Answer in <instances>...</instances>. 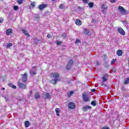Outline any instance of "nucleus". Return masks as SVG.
Returning a JSON list of instances; mask_svg holds the SVG:
<instances>
[{"label":"nucleus","instance_id":"obj_15","mask_svg":"<svg viewBox=\"0 0 129 129\" xmlns=\"http://www.w3.org/2000/svg\"><path fill=\"white\" fill-rule=\"evenodd\" d=\"M122 53H123L122 50H121L120 49H118L116 51V54H117V55H118V56H122Z\"/></svg>","mask_w":129,"mask_h":129},{"label":"nucleus","instance_id":"obj_20","mask_svg":"<svg viewBox=\"0 0 129 129\" xmlns=\"http://www.w3.org/2000/svg\"><path fill=\"white\" fill-rule=\"evenodd\" d=\"M103 82H106L107 81V76L106 75H104V77L102 78Z\"/></svg>","mask_w":129,"mask_h":129},{"label":"nucleus","instance_id":"obj_40","mask_svg":"<svg viewBox=\"0 0 129 129\" xmlns=\"http://www.w3.org/2000/svg\"><path fill=\"white\" fill-rule=\"evenodd\" d=\"M102 57H103L104 60H106V57H107V55H106V54H103V55L102 56Z\"/></svg>","mask_w":129,"mask_h":129},{"label":"nucleus","instance_id":"obj_7","mask_svg":"<svg viewBox=\"0 0 129 129\" xmlns=\"http://www.w3.org/2000/svg\"><path fill=\"white\" fill-rule=\"evenodd\" d=\"M48 7V5L42 4L38 6V9L40 11H42V10H44V9H46Z\"/></svg>","mask_w":129,"mask_h":129},{"label":"nucleus","instance_id":"obj_23","mask_svg":"<svg viewBox=\"0 0 129 129\" xmlns=\"http://www.w3.org/2000/svg\"><path fill=\"white\" fill-rule=\"evenodd\" d=\"M88 6L89 7V8H93V6H94V3H93V2H90L89 3H88Z\"/></svg>","mask_w":129,"mask_h":129},{"label":"nucleus","instance_id":"obj_48","mask_svg":"<svg viewBox=\"0 0 129 129\" xmlns=\"http://www.w3.org/2000/svg\"><path fill=\"white\" fill-rule=\"evenodd\" d=\"M5 89H6L5 88H2V90H5Z\"/></svg>","mask_w":129,"mask_h":129},{"label":"nucleus","instance_id":"obj_24","mask_svg":"<svg viewBox=\"0 0 129 129\" xmlns=\"http://www.w3.org/2000/svg\"><path fill=\"white\" fill-rule=\"evenodd\" d=\"M12 46H13V43H8V44H7V47H6V48H7V49H8V48H10V47H11Z\"/></svg>","mask_w":129,"mask_h":129},{"label":"nucleus","instance_id":"obj_4","mask_svg":"<svg viewBox=\"0 0 129 129\" xmlns=\"http://www.w3.org/2000/svg\"><path fill=\"white\" fill-rule=\"evenodd\" d=\"M22 82H24V83H26L28 80V76L27 75V73L22 74Z\"/></svg>","mask_w":129,"mask_h":129},{"label":"nucleus","instance_id":"obj_49","mask_svg":"<svg viewBox=\"0 0 129 129\" xmlns=\"http://www.w3.org/2000/svg\"><path fill=\"white\" fill-rule=\"evenodd\" d=\"M52 2H55L56 0H51Z\"/></svg>","mask_w":129,"mask_h":129},{"label":"nucleus","instance_id":"obj_13","mask_svg":"<svg viewBox=\"0 0 129 129\" xmlns=\"http://www.w3.org/2000/svg\"><path fill=\"white\" fill-rule=\"evenodd\" d=\"M75 24L77 26H81L82 25V22L79 19H77L76 20Z\"/></svg>","mask_w":129,"mask_h":129},{"label":"nucleus","instance_id":"obj_31","mask_svg":"<svg viewBox=\"0 0 129 129\" xmlns=\"http://www.w3.org/2000/svg\"><path fill=\"white\" fill-rule=\"evenodd\" d=\"M64 4H61L59 7V9H64Z\"/></svg>","mask_w":129,"mask_h":129},{"label":"nucleus","instance_id":"obj_34","mask_svg":"<svg viewBox=\"0 0 129 129\" xmlns=\"http://www.w3.org/2000/svg\"><path fill=\"white\" fill-rule=\"evenodd\" d=\"M78 43H81V41H80V40H79V39H77L76 40L75 43L76 44H78Z\"/></svg>","mask_w":129,"mask_h":129},{"label":"nucleus","instance_id":"obj_8","mask_svg":"<svg viewBox=\"0 0 129 129\" xmlns=\"http://www.w3.org/2000/svg\"><path fill=\"white\" fill-rule=\"evenodd\" d=\"M101 9L102 10L103 14H105L106 12V10H107L108 7L105 4H102L101 6Z\"/></svg>","mask_w":129,"mask_h":129},{"label":"nucleus","instance_id":"obj_19","mask_svg":"<svg viewBox=\"0 0 129 129\" xmlns=\"http://www.w3.org/2000/svg\"><path fill=\"white\" fill-rule=\"evenodd\" d=\"M24 124L25 127H29L30 126V122L29 121H25Z\"/></svg>","mask_w":129,"mask_h":129},{"label":"nucleus","instance_id":"obj_39","mask_svg":"<svg viewBox=\"0 0 129 129\" xmlns=\"http://www.w3.org/2000/svg\"><path fill=\"white\" fill-rule=\"evenodd\" d=\"M13 83H9V84H8V86H9V87H11V88H12V87H13Z\"/></svg>","mask_w":129,"mask_h":129},{"label":"nucleus","instance_id":"obj_30","mask_svg":"<svg viewBox=\"0 0 129 129\" xmlns=\"http://www.w3.org/2000/svg\"><path fill=\"white\" fill-rule=\"evenodd\" d=\"M56 45H57V46H60V45H61V44H62V41H59L57 40L56 41Z\"/></svg>","mask_w":129,"mask_h":129},{"label":"nucleus","instance_id":"obj_21","mask_svg":"<svg viewBox=\"0 0 129 129\" xmlns=\"http://www.w3.org/2000/svg\"><path fill=\"white\" fill-rule=\"evenodd\" d=\"M22 31L23 33L25 34V36H28V37H30V35H29V33H27V30H26V29H23Z\"/></svg>","mask_w":129,"mask_h":129},{"label":"nucleus","instance_id":"obj_6","mask_svg":"<svg viewBox=\"0 0 129 129\" xmlns=\"http://www.w3.org/2000/svg\"><path fill=\"white\" fill-rule=\"evenodd\" d=\"M60 75L58 73H52L50 74V77L55 78V79H57V78H59V77Z\"/></svg>","mask_w":129,"mask_h":129},{"label":"nucleus","instance_id":"obj_25","mask_svg":"<svg viewBox=\"0 0 129 129\" xmlns=\"http://www.w3.org/2000/svg\"><path fill=\"white\" fill-rule=\"evenodd\" d=\"M85 35H88L89 34V30L85 29L84 32Z\"/></svg>","mask_w":129,"mask_h":129},{"label":"nucleus","instance_id":"obj_18","mask_svg":"<svg viewBox=\"0 0 129 129\" xmlns=\"http://www.w3.org/2000/svg\"><path fill=\"white\" fill-rule=\"evenodd\" d=\"M55 110L56 113V115H57V116H60V114H59L60 111V109L59 108H55Z\"/></svg>","mask_w":129,"mask_h":129},{"label":"nucleus","instance_id":"obj_41","mask_svg":"<svg viewBox=\"0 0 129 129\" xmlns=\"http://www.w3.org/2000/svg\"><path fill=\"white\" fill-rule=\"evenodd\" d=\"M101 129H109V127H108L106 126H104L102 127Z\"/></svg>","mask_w":129,"mask_h":129},{"label":"nucleus","instance_id":"obj_12","mask_svg":"<svg viewBox=\"0 0 129 129\" xmlns=\"http://www.w3.org/2000/svg\"><path fill=\"white\" fill-rule=\"evenodd\" d=\"M88 109H91V106H85L83 107V111H87Z\"/></svg>","mask_w":129,"mask_h":129},{"label":"nucleus","instance_id":"obj_22","mask_svg":"<svg viewBox=\"0 0 129 129\" xmlns=\"http://www.w3.org/2000/svg\"><path fill=\"white\" fill-rule=\"evenodd\" d=\"M30 74L33 76L36 75V74H37V72L33 71V70L31 69L30 71Z\"/></svg>","mask_w":129,"mask_h":129},{"label":"nucleus","instance_id":"obj_1","mask_svg":"<svg viewBox=\"0 0 129 129\" xmlns=\"http://www.w3.org/2000/svg\"><path fill=\"white\" fill-rule=\"evenodd\" d=\"M74 64V61L72 59H70L66 66V69L67 70H70L71 69V67L73 66Z\"/></svg>","mask_w":129,"mask_h":129},{"label":"nucleus","instance_id":"obj_32","mask_svg":"<svg viewBox=\"0 0 129 129\" xmlns=\"http://www.w3.org/2000/svg\"><path fill=\"white\" fill-rule=\"evenodd\" d=\"M129 83V78H127L126 80L124 81V84H127Z\"/></svg>","mask_w":129,"mask_h":129},{"label":"nucleus","instance_id":"obj_43","mask_svg":"<svg viewBox=\"0 0 129 129\" xmlns=\"http://www.w3.org/2000/svg\"><path fill=\"white\" fill-rule=\"evenodd\" d=\"M47 38L48 39H50L51 38V34H47Z\"/></svg>","mask_w":129,"mask_h":129},{"label":"nucleus","instance_id":"obj_47","mask_svg":"<svg viewBox=\"0 0 129 129\" xmlns=\"http://www.w3.org/2000/svg\"><path fill=\"white\" fill-rule=\"evenodd\" d=\"M32 69H36V66L32 67Z\"/></svg>","mask_w":129,"mask_h":129},{"label":"nucleus","instance_id":"obj_37","mask_svg":"<svg viewBox=\"0 0 129 129\" xmlns=\"http://www.w3.org/2000/svg\"><path fill=\"white\" fill-rule=\"evenodd\" d=\"M4 23V18L3 17H0V24Z\"/></svg>","mask_w":129,"mask_h":129},{"label":"nucleus","instance_id":"obj_28","mask_svg":"<svg viewBox=\"0 0 129 129\" xmlns=\"http://www.w3.org/2000/svg\"><path fill=\"white\" fill-rule=\"evenodd\" d=\"M73 93H74V92L73 91H71L69 93H68V96L69 97L71 96V95H72V94H73Z\"/></svg>","mask_w":129,"mask_h":129},{"label":"nucleus","instance_id":"obj_10","mask_svg":"<svg viewBox=\"0 0 129 129\" xmlns=\"http://www.w3.org/2000/svg\"><path fill=\"white\" fill-rule=\"evenodd\" d=\"M118 33H119V34L122 35L123 36H124V35H125V32H124V30H123V29L121 27H119L118 29Z\"/></svg>","mask_w":129,"mask_h":129},{"label":"nucleus","instance_id":"obj_45","mask_svg":"<svg viewBox=\"0 0 129 129\" xmlns=\"http://www.w3.org/2000/svg\"><path fill=\"white\" fill-rule=\"evenodd\" d=\"M78 10H80V11H81V8L80 7V6H79L78 7Z\"/></svg>","mask_w":129,"mask_h":129},{"label":"nucleus","instance_id":"obj_33","mask_svg":"<svg viewBox=\"0 0 129 129\" xmlns=\"http://www.w3.org/2000/svg\"><path fill=\"white\" fill-rule=\"evenodd\" d=\"M14 10L15 11H17V10H19V7L18 6H15L14 7Z\"/></svg>","mask_w":129,"mask_h":129},{"label":"nucleus","instance_id":"obj_14","mask_svg":"<svg viewBox=\"0 0 129 129\" xmlns=\"http://www.w3.org/2000/svg\"><path fill=\"white\" fill-rule=\"evenodd\" d=\"M34 96H35V98H36V99L41 98V96H40V93H39V92H36L35 93Z\"/></svg>","mask_w":129,"mask_h":129},{"label":"nucleus","instance_id":"obj_26","mask_svg":"<svg viewBox=\"0 0 129 129\" xmlns=\"http://www.w3.org/2000/svg\"><path fill=\"white\" fill-rule=\"evenodd\" d=\"M91 104L93 105V106H95L96 105V101L93 100L91 102Z\"/></svg>","mask_w":129,"mask_h":129},{"label":"nucleus","instance_id":"obj_35","mask_svg":"<svg viewBox=\"0 0 129 129\" xmlns=\"http://www.w3.org/2000/svg\"><path fill=\"white\" fill-rule=\"evenodd\" d=\"M115 62V59H112V61H111V64L113 65V64H114Z\"/></svg>","mask_w":129,"mask_h":129},{"label":"nucleus","instance_id":"obj_16","mask_svg":"<svg viewBox=\"0 0 129 129\" xmlns=\"http://www.w3.org/2000/svg\"><path fill=\"white\" fill-rule=\"evenodd\" d=\"M58 80H59L58 79H54L52 80L51 81V82H52V83L54 84V85H56V84H57V81H58Z\"/></svg>","mask_w":129,"mask_h":129},{"label":"nucleus","instance_id":"obj_36","mask_svg":"<svg viewBox=\"0 0 129 129\" xmlns=\"http://www.w3.org/2000/svg\"><path fill=\"white\" fill-rule=\"evenodd\" d=\"M84 4H88L89 0H83Z\"/></svg>","mask_w":129,"mask_h":129},{"label":"nucleus","instance_id":"obj_17","mask_svg":"<svg viewBox=\"0 0 129 129\" xmlns=\"http://www.w3.org/2000/svg\"><path fill=\"white\" fill-rule=\"evenodd\" d=\"M45 97L46 98H44V99H51V95H50V94H49V93H47L45 94Z\"/></svg>","mask_w":129,"mask_h":129},{"label":"nucleus","instance_id":"obj_3","mask_svg":"<svg viewBox=\"0 0 129 129\" xmlns=\"http://www.w3.org/2000/svg\"><path fill=\"white\" fill-rule=\"evenodd\" d=\"M82 96L83 99L85 102H88L89 101H90V99L88 95L83 94Z\"/></svg>","mask_w":129,"mask_h":129},{"label":"nucleus","instance_id":"obj_50","mask_svg":"<svg viewBox=\"0 0 129 129\" xmlns=\"http://www.w3.org/2000/svg\"><path fill=\"white\" fill-rule=\"evenodd\" d=\"M3 1V0H0V1Z\"/></svg>","mask_w":129,"mask_h":129},{"label":"nucleus","instance_id":"obj_44","mask_svg":"<svg viewBox=\"0 0 129 129\" xmlns=\"http://www.w3.org/2000/svg\"><path fill=\"white\" fill-rule=\"evenodd\" d=\"M95 91H96L95 89H93L91 90V91L92 92H95Z\"/></svg>","mask_w":129,"mask_h":129},{"label":"nucleus","instance_id":"obj_29","mask_svg":"<svg viewBox=\"0 0 129 129\" xmlns=\"http://www.w3.org/2000/svg\"><path fill=\"white\" fill-rule=\"evenodd\" d=\"M30 5L31 6V7L32 8H35V6H36V3L35 2H32L31 4H30Z\"/></svg>","mask_w":129,"mask_h":129},{"label":"nucleus","instance_id":"obj_9","mask_svg":"<svg viewBox=\"0 0 129 129\" xmlns=\"http://www.w3.org/2000/svg\"><path fill=\"white\" fill-rule=\"evenodd\" d=\"M69 107L70 108V109H74L75 107H76V105H75V104L72 102H71L69 103Z\"/></svg>","mask_w":129,"mask_h":129},{"label":"nucleus","instance_id":"obj_2","mask_svg":"<svg viewBox=\"0 0 129 129\" xmlns=\"http://www.w3.org/2000/svg\"><path fill=\"white\" fill-rule=\"evenodd\" d=\"M118 10L119 11V12H120L122 15H124V16H126V15H127V11H126V10H125L123 7L119 6L118 7Z\"/></svg>","mask_w":129,"mask_h":129},{"label":"nucleus","instance_id":"obj_42","mask_svg":"<svg viewBox=\"0 0 129 129\" xmlns=\"http://www.w3.org/2000/svg\"><path fill=\"white\" fill-rule=\"evenodd\" d=\"M11 88H13V89H17V86H16L15 85H13Z\"/></svg>","mask_w":129,"mask_h":129},{"label":"nucleus","instance_id":"obj_11","mask_svg":"<svg viewBox=\"0 0 129 129\" xmlns=\"http://www.w3.org/2000/svg\"><path fill=\"white\" fill-rule=\"evenodd\" d=\"M6 35L7 36H10V35L13 34V29H11V28H8L7 30H6Z\"/></svg>","mask_w":129,"mask_h":129},{"label":"nucleus","instance_id":"obj_5","mask_svg":"<svg viewBox=\"0 0 129 129\" xmlns=\"http://www.w3.org/2000/svg\"><path fill=\"white\" fill-rule=\"evenodd\" d=\"M18 85L19 88L21 89H27V84H24L23 83L19 82L18 83Z\"/></svg>","mask_w":129,"mask_h":129},{"label":"nucleus","instance_id":"obj_46","mask_svg":"<svg viewBox=\"0 0 129 129\" xmlns=\"http://www.w3.org/2000/svg\"><path fill=\"white\" fill-rule=\"evenodd\" d=\"M30 94H33V91H30L29 92Z\"/></svg>","mask_w":129,"mask_h":129},{"label":"nucleus","instance_id":"obj_38","mask_svg":"<svg viewBox=\"0 0 129 129\" xmlns=\"http://www.w3.org/2000/svg\"><path fill=\"white\" fill-rule=\"evenodd\" d=\"M117 0H110V3H111L112 4H114V3H116V1Z\"/></svg>","mask_w":129,"mask_h":129},{"label":"nucleus","instance_id":"obj_27","mask_svg":"<svg viewBox=\"0 0 129 129\" xmlns=\"http://www.w3.org/2000/svg\"><path fill=\"white\" fill-rule=\"evenodd\" d=\"M23 2H24V0H17V3L19 4V5H22L23 4Z\"/></svg>","mask_w":129,"mask_h":129}]
</instances>
